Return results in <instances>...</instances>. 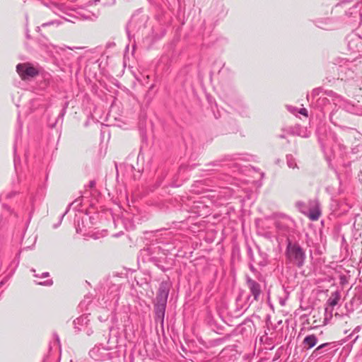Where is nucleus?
<instances>
[{"label":"nucleus","mask_w":362,"mask_h":362,"mask_svg":"<svg viewBox=\"0 0 362 362\" xmlns=\"http://www.w3.org/2000/svg\"><path fill=\"white\" fill-rule=\"evenodd\" d=\"M89 322L88 316V315H81L79 317L76 318L74 321V324L75 326V328L78 330H80L81 328L78 326H83L88 325Z\"/></svg>","instance_id":"4468645a"},{"label":"nucleus","mask_w":362,"mask_h":362,"mask_svg":"<svg viewBox=\"0 0 362 362\" xmlns=\"http://www.w3.org/2000/svg\"><path fill=\"white\" fill-rule=\"evenodd\" d=\"M16 71L22 79L25 80L38 75V70L29 63L18 64Z\"/></svg>","instance_id":"0eeeda50"},{"label":"nucleus","mask_w":362,"mask_h":362,"mask_svg":"<svg viewBox=\"0 0 362 362\" xmlns=\"http://www.w3.org/2000/svg\"><path fill=\"white\" fill-rule=\"evenodd\" d=\"M317 341V337L315 334H309L304 338L303 345L304 349L308 350L313 348Z\"/></svg>","instance_id":"f8f14e48"},{"label":"nucleus","mask_w":362,"mask_h":362,"mask_svg":"<svg viewBox=\"0 0 362 362\" xmlns=\"http://www.w3.org/2000/svg\"><path fill=\"white\" fill-rule=\"evenodd\" d=\"M345 4H346V2L343 1L341 4H338L337 6H343Z\"/></svg>","instance_id":"4c0bfd02"},{"label":"nucleus","mask_w":362,"mask_h":362,"mask_svg":"<svg viewBox=\"0 0 362 362\" xmlns=\"http://www.w3.org/2000/svg\"><path fill=\"white\" fill-rule=\"evenodd\" d=\"M62 23V22L60 20H58V19L52 20V21L43 23L41 24V25L37 26L36 28V31L37 33H40L41 28H46L51 27V26L58 27Z\"/></svg>","instance_id":"ddd939ff"},{"label":"nucleus","mask_w":362,"mask_h":362,"mask_svg":"<svg viewBox=\"0 0 362 362\" xmlns=\"http://www.w3.org/2000/svg\"><path fill=\"white\" fill-rule=\"evenodd\" d=\"M265 236H266V237H267V238H271L274 237V235H272V234H271L270 233H269V232H267V233H265Z\"/></svg>","instance_id":"473e14b6"},{"label":"nucleus","mask_w":362,"mask_h":362,"mask_svg":"<svg viewBox=\"0 0 362 362\" xmlns=\"http://www.w3.org/2000/svg\"><path fill=\"white\" fill-rule=\"evenodd\" d=\"M50 7V8L52 9V11L57 15L58 16H60V12L62 11H61V8L59 6V5L54 4V3H51L50 4V6H49Z\"/></svg>","instance_id":"5701e85b"},{"label":"nucleus","mask_w":362,"mask_h":362,"mask_svg":"<svg viewBox=\"0 0 362 362\" xmlns=\"http://www.w3.org/2000/svg\"><path fill=\"white\" fill-rule=\"evenodd\" d=\"M105 350L104 349L95 346L89 351V355L95 361H103L108 355V354L104 353Z\"/></svg>","instance_id":"9b49d317"},{"label":"nucleus","mask_w":362,"mask_h":362,"mask_svg":"<svg viewBox=\"0 0 362 362\" xmlns=\"http://www.w3.org/2000/svg\"><path fill=\"white\" fill-rule=\"evenodd\" d=\"M246 284L251 295L253 296V300H258L262 293L260 284L249 276H246Z\"/></svg>","instance_id":"6e6552de"},{"label":"nucleus","mask_w":362,"mask_h":362,"mask_svg":"<svg viewBox=\"0 0 362 362\" xmlns=\"http://www.w3.org/2000/svg\"><path fill=\"white\" fill-rule=\"evenodd\" d=\"M340 344L337 341L324 343L319 345L311 354V357L319 358L326 355H333L339 349Z\"/></svg>","instance_id":"7ed1b4c3"},{"label":"nucleus","mask_w":362,"mask_h":362,"mask_svg":"<svg viewBox=\"0 0 362 362\" xmlns=\"http://www.w3.org/2000/svg\"><path fill=\"white\" fill-rule=\"evenodd\" d=\"M320 216V211L318 209H313L310 211L309 218L313 221H315L319 218Z\"/></svg>","instance_id":"aec40b11"},{"label":"nucleus","mask_w":362,"mask_h":362,"mask_svg":"<svg viewBox=\"0 0 362 362\" xmlns=\"http://www.w3.org/2000/svg\"><path fill=\"white\" fill-rule=\"evenodd\" d=\"M341 298V294L339 291H336L332 293L330 297L327 300V305L329 307L325 308V320L328 318V317H331L332 316V309L337 305Z\"/></svg>","instance_id":"1a4fd4ad"},{"label":"nucleus","mask_w":362,"mask_h":362,"mask_svg":"<svg viewBox=\"0 0 362 362\" xmlns=\"http://www.w3.org/2000/svg\"><path fill=\"white\" fill-rule=\"evenodd\" d=\"M13 148H14V159H13V161H14V164L16 165V160H17L16 156V146H14Z\"/></svg>","instance_id":"7c9ffc66"},{"label":"nucleus","mask_w":362,"mask_h":362,"mask_svg":"<svg viewBox=\"0 0 362 362\" xmlns=\"http://www.w3.org/2000/svg\"><path fill=\"white\" fill-rule=\"evenodd\" d=\"M218 163V161H214V162H213V163H211V165H214V166H217V165H219Z\"/></svg>","instance_id":"c9c22d12"},{"label":"nucleus","mask_w":362,"mask_h":362,"mask_svg":"<svg viewBox=\"0 0 362 362\" xmlns=\"http://www.w3.org/2000/svg\"><path fill=\"white\" fill-rule=\"evenodd\" d=\"M293 226V220L286 216H282L278 218L275 221L276 230V239L279 240L281 236H286Z\"/></svg>","instance_id":"20e7f679"},{"label":"nucleus","mask_w":362,"mask_h":362,"mask_svg":"<svg viewBox=\"0 0 362 362\" xmlns=\"http://www.w3.org/2000/svg\"><path fill=\"white\" fill-rule=\"evenodd\" d=\"M360 329H361V327H360V326H357V327L354 329V331L352 332V333L349 335V337H350L351 339H352V338L355 336V334H356V333H358V332L360 331Z\"/></svg>","instance_id":"a878e982"},{"label":"nucleus","mask_w":362,"mask_h":362,"mask_svg":"<svg viewBox=\"0 0 362 362\" xmlns=\"http://www.w3.org/2000/svg\"><path fill=\"white\" fill-rule=\"evenodd\" d=\"M185 169V168L184 167H180V169H179V173H180L182 171H184Z\"/></svg>","instance_id":"e433bc0d"},{"label":"nucleus","mask_w":362,"mask_h":362,"mask_svg":"<svg viewBox=\"0 0 362 362\" xmlns=\"http://www.w3.org/2000/svg\"><path fill=\"white\" fill-rule=\"evenodd\" d=\"M299 113L303 115L307 116L308 112L305 108H301L299 111Z\"/></svg>","instance_id":"c756f323"},{"label":"nucleus","mask_w":362,"mask_h":362,"mask_svg":"<svg viewBox=\"0 0 362 362\" xmlns=\"http://www.w3.org/2000/svg\"><path fill=\"white\" fill-rule=\"evenodd\" d=\"M95 180H90L89 182V184H88V187L90 188V189H93L95 187Z\"/></svg>","instance_id":"c85d7f7f"},{"label":"nucleus","mask_w":362,"mask_h":362,"mask_svg":"<svg viewBox=\"0 0 362 362\" xmlns=\"http://www.w3.org/2000/svg\"><path fill=\"white\" fill-rule=\"evenodd\" d=\"M328 104H329V100L322 95L316 99V106L323 110Z\"/></svg>","instance_id":"dca6fc26"},{"label":"nucleus","mask_w":362,"mask_h":362,"mask_svg":"<svg viewBox=\"0 0 362 362\" xmlns=\"http://www.w3.org/2000/svg\"><path fill=\"white\" fill-rule=\"evenodd\" d=\"M286 163L288 168H298L297 164L296 163L295 158L291 154L286 156Z\"/></svg>","instance_id":"a211bd4d"},{"label":"nucleus","mask_w":362,"mask_h":362,"mask_svg":"<svg viewBox=\"0 0 362 362\" xmlns=\"http://www.w3.org/2000/svg\"><path fill=\"white\" fill-rule=\"evenodd\" d=\"M165 308L166 305L154 303L155 321L156 323H160L162 329H163Z\"/></svg>","instance_id":"9d476101"},{"label":"nucleus","mask_w":362,"mask_h":362,"mask_svg":"<svg viewBox=\"0 0 362 362\" xmlns=\"http://www.w3.org/2000/svg\"><path fill=\"white\" fill-rule=\"evenodd\" d=\"M35 282L37 284L47 286H51L53 284V281L51 279H48L45 281H43V279H38V280H36Z\"/></svg>","instance_id":"412c9836"},{"label":"nucleus","mask_w":362,"mask_h":362,"mask_svg":"<svg viewBox=\"0 0 362 362\" xmlns=\"http://www.w3.org/2000/svg\"><path fill=\"white\" fill-rule=\"evenodd\" d=\"M337 113H338V110H332L329 115V120L335 126L339 125L337 117H335V116Z\"/></svg>","instance_id":"4be33fe9"},{"label":"nucleus","mask_w":362,"mask_h":362,"mask_svg":"<svg viewBox=\"0 0 362 362\" xmlns=\"http://www.w3.org/2000/svg\"><path fill=\"white\" fill-rule=\"evenodd\" d=\"M68 211H69V209H66V211L61 216L60 222L62 221V220L63 219L64 216L67 214Z\"/></svg>","instance_id":"72a5a7b5"},{"label":"nucleus","mask_w":362,"mask_h":362,"mask_svg":"<svg viewBox=\"0 0 362 362\" xmlns=\"http://www.w3.org/2000/svg\"><path fill=\"white\" fill-rule=\"evenodd\" d=\"M279 137L283 139V138H284V135H280Z\"/></svg>","instance_id":"a19ab883"},{"label":"nucleus","mask_w":362,"mask_h":362,"mask_svg":"<svg viewBox=\"0 0 362 362\" xmlns=\"http://www.w3.org/2000/svg\"><path fill=\"white\" fill-rule=\"evenodd\" d=\"M14 194H15V193H14V192H11V193L7 194L6 195V197L7 199H9V198H11L12 196H13Z\"/></svg>","instance_id":"2f4dec72"},{"label":"nucleus","mask_w":362,"mask_h":362,"mask_svg":"<svg viewBox=\"0 0 362 362\" xmlns=\"http://www.w3.org/2000/svg\"><path fill=\"white\" fill-rule=\"evenodd\" d=\"M26 37H27V38H30V34H29V31H28V28H26Z\"/></svg>","instance_id":"f704fd0d"},{"label":"nucleus","mask_w":362,"mask_h":362,"mask_svg":"<svg viewBox=\"0 0 362 362\" xmlns=\"http://www.w3.org/2000/svg\"><path fill=\"white\" fill-rule=\"evenodd\" d=\"M57 341L58 343L59 342V337L57 336Z\"/></svg>","instance_id":"79ce46f5"},{"label":"nucleus","mask_w":362,"mask_h":362,"mask_svg":"<svg viewBox=\"0 0 362 362\" xmlns=\"http://www.w3.org/2000/svg\"><path fill=\"white\" fill-rule=\"evenodd\" d=\"M286 256L290 263L298 268H301L305 264L306 257L305 251L298 243H293L288 238H287Z\"/></svg>","instance_id":"f257e3e1"},{"label":"nucleus","mask_w":362,"mask_h":362,"mask_svg":"<svg viewBox=\"0 0 362 362\" xmlns=\"http://www.w3.org/2000/svg\"><path fill=\"white\" fill-rule=\"evenodd\" d=\"M362 1L355 3L346 11L347 22L353 27L359 26L362 23Z\"/></svg>","instance_id":"f03ea898"},{"label":"nucleus","mask_w":362,"mask_h":362,"mask_svg":"<svg viewBox=\"0 0 362 362\" xmlns=\"http://www.w3.org/2000/svg\"><path fill=\"white\" fill-rule=\"evenodd\" d=\"M180 185V184H175V185H173L174 187H178Z\"/></svg>","instance_id":"ea45409f"},{"label":"nucleus","mask_w":362,"mask_h":362,"mask_svg":"<svg viewBox=\"0 0 362 362\" xmlns=\"http://www.w3.org/2000/svg\"><path fill=\"white\" fill-rule=\"evenodd\" d=\"M172 287V284L170 281H163L158 290V293L156 297V304L166 305L169 292Z\"/></svg>","instance_id":"39448f33"},{"label":"nucleus","mask_w":362,"mask_h":362,"mask_svg":"<svg viewBox=\"0 0 362 362\" xmlns=\"http://www.w3.org/2000/svg\"><path fill=\"white\" fill-rule=\"evenodd\" d=\"M35 276L37 279H44V278H47L49 276V274L48 272H43L41 274V275H39V274H35Z\"/></svg>","instance_id":"393cba45"},{"label":"nucleus","mask_w":362,"mask_h":362,"mask_svg":"<svg viewBox=\"0 0 362 362\" xmlns=\"http://www.w3.org/2000/svg\"><path fill=\"white\" fill-rule=\"evenodd\" d=\"M319 94H320V90L314 89L312 92L311 97L313 98V99H315V98L318 96Z\"/></svg>","instance_id":"bb28decb"},{"label":"nucleus","mask_w":362,"mask_h":362,"mask_svg":"<svg viewBox=\"0 0 362 362\" xmlns=\"http://www.w3.org/2000/svg\"><path fill=\"white\" fill-rule=\"evenodd\" d=\"M317 26L324 30H331L333 27L331 25V21L327 19L325 22L318 21Z\"/></svg>","instance_id":"f3484780"},{"label":"nucleus","mask_w":362,"mask_h":362,"mask_svg":"<svg viewBox=\"0 0 362 362\" xmlns=\"http://www.w3.org/2000/svg\"><path fill=\"white\" fill-rule=\"evenodd\" d=\"M310 95H307L308 99L309 100Z\"/></svg>","instance_id":"c03bdc74"},{"label":"nucleus","mask_w":362,"mask_h":362,"mask_svg":"<svg viewBox=\"0 0 362 362\" xmlns=\"http://www.w3.org/2000/svg\"><path fill=\"white\" fill-rule=\"evenodd\" d=\"M258 251H259V255L260 259L259 261L257 262V264L259 267H264L269 264L268 256H267V253L261 251L259 247H258Z\"/></svg>","instance_id":"2eb2a0df"},{"label":"nucleus","mask_w":362,"mask_h":362,"mask_svg":"<svg viewBox=\"0 0 362 362\" xmlns=\"http://www.w3.org/2000/svg\"><path fill=\"white\" fill-rule=\"evenodd\" d=\"M356 66L354 62H345L338 67L339 78L341 80L354 78Z\"/></svg>","instance_id":"423d86ee"},{"label":"nucleus","mask_w":362,"mask_h":362,"mask_svg":"<svg viewBox=\"0 0 362 362\" xmlns=\"http://www.w3.org/2000/svg\"><path fill=\"white\" fill-rule=\"evenodd\" d=\"M249 268H250V271L253 273H255L257 272V269L254 267L252 262L249 264Z\"/></svg>","instance_id":"cd10ccee"},{"label":"nucleus","mask_w":362,"mask_h":362,"mask_svg":"<svg viewBox=\"0 0 362 362\" xmlns=\"http://www.w3.org/2000/svg\"><path fill=\"white\" fill-rule=\"evenodd\" d=\"M26 21L28 22V16H25Z\"/></svg>","instance_id":"37998d69"},{"label":"nucleus","mask_w":362,"mask_h":362,"mask_svg":"<svg viewBox=\"0 0 362 362\" xmlns=\"http://www.w3.org/2000/svg\"><path fill=\"white\" fill-rule=\"evenodd\" d=\"M247 256H248V257H249L250 260L251 262H255L256 261H255V259L254 253H253V251H252V248H251V247H250V246H248V247H247Z\"/></svg>","instance_id":"b1692460"},{"label":"nucleus","mask_w":362,"mask_h":362,"mask_svg":"<svg viewBox=\"0 0 362 362\" xmlns=\"http://www.w3.org/2000/svg\"><path fill=\"white\" fill-rule=\"evenodd\" d=\"M358 335H356V337H354V338L353 339V341H355L358 339Z\"/></svg>","instance_id":"58836bf2"},{"label":"nucleus","mask_w":362,"mask_h":362,"mask_svg":"<svg viewBox=\"0 0 362 362\" xmlns=\"http://www.w3.org/2000/svg\"><path fill=\"white\" fill-rule=\"evenodd\" d=\"M136 23V17L133 16L131 18V20L127 27V35L129 37L130 36L131 32H132L134 30Z\"/></svg>","instance_id":"6ab92c4d"}]
</instances>
